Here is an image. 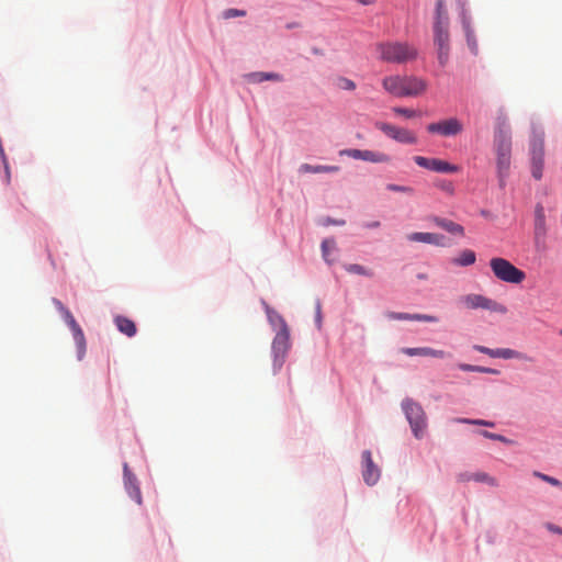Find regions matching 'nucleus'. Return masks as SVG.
<instances>
[{"mask_svg":"<svg viewBox=\"0 0 562 562\" xmlns=\"http://www.w3.org/2000/svg\"><path fill=\"white\" fill-rule=\"evenodd\" d=\"M409 321L437 323L438 317H436L434 315H427V314H409Z\"/></svg>","mask_w":562,"mask_h":562,"instance_id":"obj_34","label":"nucleus"},{"mask_svg":"<svg viewBox=\"0 0 562 562\" xmlns=\"http://www.w3.org/2000/svg\"><path fill=\"white\" fill-rule=\"evenodd\" d=\"M435 186L448 194H453L454 192V187L451 181L438 180L435 182Z\"/></svg>","mask_w":562,"mask_h":562,"instance_id":"obj_35","label":"nucleus"},{"mask_svg":"<svg viewBox=\"0 0 562 562\" xmlns=\"http://www.w3.org/2000/svg\"><path fill=\"white\" fill-rule=\"evenodd\" d=\"M247 78L251 82H262L266 80H272V81H282L283 80V77L280 74L263 72V71L251 72V74L247 75Z\"/></svg>","mask_w":562,"mask_h":562,"instance_id":"obj_21","label":"nucleus"},{"mask_svg":"<svg viewBox=\"0 0 562 562\" xmlns=\"http://www.w3.org/2000/svg\"><path fill=\"white\" fill-rule=\"evenodd\" d=\"M530 156L532 177L540 180L542 177L544 156V136L542 132L533 131L530 142Z\"/></svg>","mask_w":562,"mask_h":562,"instance_id":"obj_8","label":"nucleus"},{"mask_svg":"<svg viewBox=\"0 0 562 562\" xmlns=\"http://www.w3.org/2000/svg\"><path fill=\"white\" fill-rule=\"evenodd\" d=\"M124 486L130 495L138 505L142 504V493L137 484V479L135 475L128 470L127 464H124Z\"/></svg>","mask_w":562,"mask_h":562,"instance_id":"obj_15","label":"nucleus"},{"mask_svg":"<svg viewBox=\"0 0 562 562\" xmlns=\"http://www.w3.org/2000/svg\"><path fill=\"white\" fill-rule=\"evenodd\" d=\"M374 126L378 130H380L381 132H383L386 136H389L390 138L396 140L398 143H403V144H416L417 143L416 135L407 128L398 127L393 124L384 123V122H375Z\"/></svg>","mask_w":562,"mask_h":562,"instance_id":"obj_10","label":"nucleus"},{"mask_svg":"<svg viewBox=\"0 0 562 562\" xmlns=\"http://www.w3.org/2000/svg\"><path fill=\"white\" fill-rule=\"evenodd\" d=\"M414 161L423 168L436 171V172H442V173H453L459 170V167L456 165H452L448 161L437 159V158H426L423 156H415Z\"/></svg>","mask_w":562,"mask_h":562,"instance_id":"obj_14","label":"nucleus"},{"mask_svg":"<svg viewBox=\"0 0 562 562\" xmlns=\"http://www.w3.org/2000/svg\"><path fill=\"white\" fill-rule=\"evenodd\" d=\"M458 481L463 482V483L473 481V473H469V472L460 473V474H458Z\"/></svg>","mask_w":562,"mask_h":562,"instance_id":"obj_44","label":"nucleus"},{"mask_svg":"<svg viewBox=\"0 0 562 562\" xmlns=\"http://www.w3.org/2000/svg\"><path fill=\"white\" fill-rule=\"evenodd\" d=\"M326 225L328 224H334V225H345V221L341 220V221H333L330 218H327L326 222H325Z\"/></svg>","mask_w":562,"mask_h":562,"instance_id":"obj_48","label":"nucleus"},{"mask_svg":"<svg viewBox=\"0 0 562 562\" xmlns=\"http://www.w3.org/2000/svg\"><path fill=\"white\" fill-rule=\"evenodd\" d=\"M339 171L338 166H313L310 164H303L300 166V172L302 173H324V172H337Z\"/></svg>","mask_w":562,"mask_h":562,"instance_id":"obj_20","label":"nucleus"},{"mask_svg":"<svg viewBox=\"0 0 562 562\" xmlns=\"http://www.w3.org/2000/svg\"><path fill=\"white\" fill-rule=\"evenodd\" d=\"M561 334H562V330H561Z\"/></svg>","mask_w":562,"mask_h":562,"instance_id":"obj_51","label":"nucleus"},{"mask_svg":"<svg viewBox=\"0 0 562 562\" xmlns=\"http://www.w3.org/2000/svg\"><path fill=\"white\" fill-rule=\"evenodd\" d=\"M495 149L497 155V168L501 177L507 173L510 166L512 139L509 133L498 127L495 133Z\"/></svg>","mask_w":562,"mask_h":562,"instance_id":"obj_6","label":"nucleus"},{"mask_svg":"<svg viewBox=\"0 0 562 562\" xmlns=\"http://www.w3.org/2000/svg\"><path fill=\"white\" fill-rule=\"evenodd\" d=\"M362 160L374 162V164H383V162H389L391 160V157L387 154H384L381 151L366 149V150H363Z\"/></svg>","mask_w":562,"mask_h":562,"instance_id":"obj_22","label":"nucleus"},{"mask_svg":"<svg viewBox=\"0 0 562 562\" xmlns=\"http://www.w3.org/2000/svg\"><path fill=\"white\" fill-rule=\"evenodd\" d=\"M476 256L473 250L465 249L460 252L459 257L454 258L452 262L460 267L471 266L475 262Z\"/></svg>","mask_w":562,"mask_h":562,"instance_id":"obj_24","label":"nucleus"},{"mask_svg":"<svg viewBox=\"0 0 562 562\" xmlns=\"http://www.w3.org/2000/svg\"><path fill=\"white\" fill-rule=\"evenodd\" d=\"M473 481L486 483V484H488L491 486H496L497 485L496 479L491 476V475H488L485 472L473 473Z\"/></svg>","mask_w":562,"mask_h":562,"instance_id":"obj_30","label":"nucleus"},{"mask_svg":"<svg viewBox=\"0 0 562 562\" xmlns=\"http://www.w3.org/2000/svg\"><path fill=\"white\" fill-rule=\"evenodd\" d=\"M462 24H463V30H464V33H465V37H467V43H468V46L470 48V50L473 53V54H477V42H476V38H475V35H474V32L470 25V22L464 18L463 21H462Z\"/></svg>","mask_w":562,"mask_h":562,"instance_id":"obj_23","label":"nucleus"},{"mask_svg":"<svg viewBox=\"0 0 562 562\" xmlns=\"http://www.w3.org/2000/svg\"><path fill=\"white\" fill-rule=\"evenodd\" d=\"M454 420L457 423H462V424H471V425L494 427V423L493 422H488V420H484V419L456 418Z\"/></svg>","mask_w":562,"mask_h":562,"instance_id":"obj_32","label":"nucleus"},{"mask_svg":"<svg viewBox=\"0 0 562 562\" xmlns=\"http://www.w3.org/2000/svg\"><path fill=\"white\" fill-rule=\"evenodd\" d=\"M383 88L391 94L403 97H416L424 93L428 87L427 82L417 77L389 76L382 80Z\"/></svg>","mask_w":562,"mask_h":562,"instance_id":"obj_2","label":"nucleus"},{"mask_svg":"<svg viewBox=\"0 0 562 562\" xmlns=\"http://www.w3.org/2000/svg\"><path fill=\"white\" fill-rule=\"evenodd\" d=\"M402 352L406 356H423V357H432L443 359L450 357V353L443 350L432 349L430 347H417V348H403Z\"/></svg>","mask_w":562,"mask_h":562,"instance_id":"obj_16","label":"nucleus"},{"mask_svg":"<svg viewBox=\"0 0 562 562\" xmlns=\"http://www.w3.org/2000/svg\"><path fill=\"white\" fill-rule=\"evenodd\" d=\"M495 358L502 359H522L524 357L516 350L509 348H498L495 351Z\"/></svg>","mask_w":562,"mask_h":562,"instance_id":"obj_28","label":"nucleus"},{"mask_svg":"<svg viewBox=\"0 0 562 562\" xmlns=\"http://www.w3.org/2000/svg\"><path fill=\"white\" fill-rule=\"evenodd\" d=\"M392 111L395 114L405 116L407 119H412V117L416 116V111H414L412 109L395 106V108L392 109Z\"/></svg>","mask_w":562,"mask_h":562,"instance_id":"obj_38","label":"nucleus"},{"mask_svg":"<svg viewBox=\"0 0 562 562\" xmlns=\"http://www.w3.org/2000/svg\"><path fill=\"white\" fill-rule=\"evenodd\" d=\"M53 304L72 331L74 340L78 348V359L81 360L86 352V338L82 329L76 322L71 312L59 300L53 299Z\"/></svg>","mask_w":562,"mask_h":562,"instance_id":"obj_7","label":"nucleus"},{"mask_svg":"<svg viewBox=\"0 0 562 562\" xmlns=\"http://www.w3.org/2000/svg\"><path fill=\"white\" fill-rule=\"evenodd\" d=\"M475 349H476L477 351H480L481 353L487 355V356H490V357H492V358H495V357H496V356H495V351H496V349H490V348L484 347V346H475Z\"/></svg>","mask_w":562,"mask_h":562,"instance_id":"obj_43","label":"nucleus"},{"mask_svg":"<svg viewBox=\"0 0 562 562\" xmlns=\"http://www.w3.org/2000/svg\"><path fill=\"white\" fill-rule=\"evenodd\" d=\"M490 267L498 280L507 283L518 284L526 278L522 270L516 268L510 261L501 257L492 258L490 260Z\"/></svg>","mask_w":562,"mask_h":562,"instance_id":"obj_5","label":"nucleus"},{"mask_svg":"<svg viewBox=\"0 0 562 562\" xmlns=\"http://www.w3.org/2000/svg\"><path fill=\"white\" fill-rule=\"evenodd\" d=\"M381 59L389 63H406L417 57V49L407 43H381L378 45Z\"/></svg>","mask_w":562,"mask_h":562,"instance_id":"obj_3","label":"nucleus"},{"mask_svg":"<svg viewBox=\"0 0 562 562\" xmlns=\"http://www.w3.org/2000/svg\"><path fill=\"white\" fill-rule=\"evenodd\" d=\"M316 313H317V318H321V304L319 303H317Z\"/></svg>","mask_w":562,"mask_h":562,"instance_id":"obj_50","label":"nucleus"},{"mask_svg":"<svg viewBox=\"0 0 562 562\" xmlns=\"http://www.w3.org/2000/svg\"><path fill=\"white\" fill-rule=\"evenodd\" d=\"M336 244L334 239H325L322 243L323 257L327 262H331L329 259L330 251L335 250Z\"/></svg>","mask_w":562,"mask_h":562,"instance_id":"obj_31","label":"nucleus"},{"mask_svg":"<svg viewBox=\"0 0 562 562\" xmlns=\"http://www.w3.org/2000/svg\"><path fill=\"white\" fill-rule=\"evenodd\" d=\"M336 86L341 90L352 91L356 89V83L346 77H339L337 79Z\"/></svg>","mask_w":562,"mask_h":562,"instance_id":"obj_33","label":"nucleus"},{"mask_svg":"<svg viewBox=\"0 0 562 562\" xmlns=\"http://www.w3.org/2000/svg\"><path fill=\"white\" fill-rule=\"evenodd\" d=\"M434 233H411L406 236L407 240L413 243H424V244H430L432 240Z\"/></svg>","mask_w":562,"mask_h":562,"instance_id":"obj_26","label":"nucleus"},{"mask_svg":"<svg viewBox=\"0 0 562 562\" xmlns=\"http://www.w3.org/2000/svg\"><path fill=\"white\" fill-rule=\"evenodd\" d=\"M546 220H544V213L543 207L538 205L536 209V220H535V234L536 236H543L546 233Z\"/></svg>","mask_w":562,"mask_h":562,"instance_id":"obj_25","label":"nucleus"},{"mask_svg":"<svg viewBox=\"0 0 562 562\" xmlns=\"http://www.w3.org/2000/svg\"><path fill=\"white\" fill-rule=\"evenodd\" d=\"M426 128L430 134H438L445 137H449L462 133L463 124L459 119L450 117L439 122L430 123Z\"/></svg>","mask_w":562,"mask_h":562,"instance_id":"obj_11","label":"nucleus"},{"mask_svg":"<svg viewBox=\"0 0 562 562\" xmlns=\"http://www.w3.org/2000/svg\"><path fill=\"white\" fill-rule=\"evenodd\" d=\"M435 223L437 226L441 227L442 229H445L453 235H459V236L464 235V228L456 222H452L447 218L436 217Z\"/></svg>","mask_w":562,"mask_h":562,"instance_id":"obj_19","label":"nucleus"},{"mask_svg":"<svg viewBox=\"0 0 562 562\" xmlns=\"http://www.w3.org/2000/svg\"><path fill=\"white\" fill-rule=\"evenodd\" d=\"M340 155H346L353 159L362 160L363 150L362 149H345L340 151Z\"/></svg>","mask_w":562,"mask_h":562,"instance_id":"obj_40","label":"nucleus"},{"mask_svg":"<svg viewBox=\"0 0 562 562\" xmlns=\"http://www.w3.org/2000/svg\"><path fill=\"white\" fill-rule=\"evenodd\" d=\"M468 308H483L498 313H506V307L481 294H468L461 299Z\"/></svg>","mask_w":562,"mask_h":562,"instance_id":"obj_12","label":"nucleus"},{"mask_svg":"<svg viewBox=\"0 0 562 562\" xmlns=\"http://www.w3.org/2000/svg\"><path fill=\"white\" fill-rule=\"evenodd\" d=\"M481 435H483L485 438H488L492 440H497V441L505 442V443L509 442V440L506 437L498 435V434H493V432H490L486 430L481 431Z\"/></svg>","mask_w":562,"mask_h":562,"instance_id":"obj_41","label":"nucleus"},{"mask_svg":"<svg viewBox=\"0 0 562 562\" xmlns=\"http://www.w3.org/2000/svg\"><path fill=\"white\" fill-rule=\"evenodd\" d=\"M533 475L539 477L540 480H542V481L553 485V486H561L562 485V483L559 480H557L555 477L549 476L547 474H543V473H540V472L536 471V472H533Z\"/></svg>","mask_w":562,"mask_h":562,"instance_id":"obj_39","label":"nucleus"},{"mask_svg":"<svg viewBox=\"0 0 562 562\" xmlns=\"http://www.w3.org/2000/svg\"><path fill=\"white\" fill-rule=\"evenodd\" d=\"M345 269L349 273H355V274L364 276V277H369V278L373 277V274H374L372 270L367 269L366 267L358 265V263L347 265L345 267Z\"/></svg>","mask_w":562,"mask_h":562,"instance_id":"obj_27","label":"nucleus"},{"mask_svg":"<svg viewBox=\"0 0 562 562\" xmlns=\"http://www.w3.org/2000/svg\"><path fill=\"white\" fill-rule=\"evenodd\" d=\"M448 15L445 9V0H437L436 21L434 25L435 44L437 46V58L441 66H446L449 60V32Z\"/></svg>","mask_w":562,"mask_h":562,"instance_id":"obj_1","label":"nucleus"},{"mask_svg":"<svg viewBox=\"0 0 562 562\" xmlns=\"http://www.w3.org/2000/svg\"><path fill=\"white\" fill-rule=\"evenodd\" d=\"M417 278H418L419 280H426V279L428 278V276H427V273H418V274H417Z\"/></svg>","mask_w":562,"mask_h":562,"instance_id":"obj_49","label":"nucleus"},{"mask_svg":"<svg viewBox=\"0 0 562 562\" xmlns=\"http://www.w3.org/2000/svg\"><path fill=\"white\" fill-rule=\"evenodd\" d=\"M386 189L390 190V191L407 193V194H413L414 193V189L411 188V187L398 186V184H393V183H389L386 186Z\"/></svg>","mask_w":562,"mask_h":562,"instance_id":"obj_36","label":"nucleus"},{"mask_svg":"<svg viewBox=\"0 0 562 562\" xmlns=\"http://www.w3.org/2000/svg\"><path fill=\"white\" fill-rule=\"evenodd\" d=\"M245 15V11H240V10H237V9H229L227 12H226V16L227 18H233V16H244Z\"/></svg>","mask_w":562,"mask_h":562,"instance_id":"obj_45","label":"nucleus"},{"mask_svg":"<svg viewBox=\"0 0 562 562\" xmlns=\"http://www.w3.org/2000/svg\"><path fill=\"white\" fill-rule=\"evenodd\" d=\"M290 347V329L278 330L272 340L273 362L277 369H281Z\"/></svg>","mask_w":562,"mask_h":562,"instance_id":"obj_9","label":"nucleus"},{"mask_svg":"<svg viewBox=\"0 0 562 562\" xmlns=\"http://www.w3.org/2000/svg\"><path fill=\"white\" fill-rule=\"evenodd\" d=\"M381 476L380 468L374 463L370 450L362 452V477L367 485L373 486Z\"/></svg>","mask_w":562,"mask_h":562,"instance_id":"obj_13","label":"nucleus"},{"mask_svg":"<svg viewBox=\"0 0 562 562\" xmlns=\"http://www.w3.org/2000/svg\"><path fill=\"white\" fill-rule=\"evenodd\" d=\"M458 367L460 370L467 371V372H482V373H491V374L497 373V371L494 369L468 364V363H460Z\"/></svg>","mask_w":562,"mask_h":562,"instance_id":"obj_29","label":"nucleus"},{"mask_svg":"<svg viewBox=\"0 0 562 562\" xmlns=\"http://www.w3.org/2000/svg\"><path fill=\"white\" fill-rule=\"evenodd\" d=\"M431 240H434V241H431L430 245H435V246H439V247L448 246L447 238L443 235L434 233Z\"/></svg>","mask_w":562,"mask_h":562,"instance_id":"obj_42","label":"nucleus"},{"mask_svg":"<svg viewBox=\"0 0 562 562\" xmlns=\"http://www.w3.org/2000/svg\"><path fill=\"white\" fill-rule=\"evenodd\" d=\"M114 323L122 334L126 335L127 337L135 336L137 329L135 323L132 319L119 315L114 318Z\"/></svg>","mask_w":562,"mask_h":562,"instance_id":"obj_18","label":"nucleus"},{"mask_svg":"<svg viewBox=\"0 0 562 562\" xmlns=\"http://www.w3.org/2000/svg\"><path fill=\"white\" fill-rule=\"evenodd\" d=\"M363 226L366 228H378L380 226V222L374 221V222L366 223Z\"/></svg>","mask_w":562,"mask_h":562,"instance_id":"obj_47","label":"nucleus"},{"mask_svg":"<svg viewBox=\"0 0 562 562\" xmlns=\"http://www.w3.org/2000/svg\"><path fill=\"white\" fill-rule=\"evenodd\" d=\"M263 305L268 322L277 331L289 328L284 318L276 310H273L266 303H263Z\"/></svg>","mask_w":562,"mask_h":562,"instance_id":"obj_17","label":"nucleus"},{"mask_svg":"<svg viewBox=\"0 0 562 562\" xmlns=\"http://www.w3.org/2000/svg\"><path fill=\"white\" fill-rule=\"evenodd\" d=\"M548 529L552 532H555V533H559V535H562V528L558 527V526H554L552 524H549L548 525Z\"/></svg>","mask_w":562,"mask_h":562,"instance_id":"obj_46","label":"nucleus"},{"mask_svg":"<svg viewBox=\"0 0 562 562\" xmlns=\"http://www.w3.org/2000/svg\"><path fill=\"white\" fill-rule=\"evenodd\" d=\"M385 317L390 321H409V313L386 312Z\"/></svg>","mask_w":562,"mask_h":562,"instance_id":"obj_37","label":"nucleus"},{"mask_svg":"<svg viewBox=\"0 0 562 562\" xmlns=\"http://www.w3.org/2000/svg\"><path fill=\"white\" fill-rule=\"evenodd\" d=\"M402 409L409 423L414 436L419 439L424 436L427 428V417L419 403L412 398L403 400Z\"/></svg>","mask_w":562,"mask_h":562,"instance_id":"obj_4","label":"nucleus"}]
</instances>
